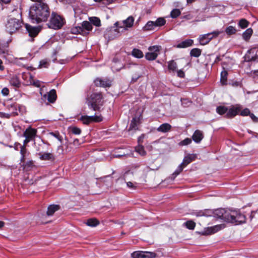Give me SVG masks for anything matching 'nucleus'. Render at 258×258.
<instances>
[{"instance_id": "obj_1", "label": "nucleus", "mask_w": 258, "mask_h": 258, "mask_svg": "<svg viewBox=\"0 0 258 258\" xmlns=\"http://www.w3.org/2000/svg\"><path fill=\"white\" fill-rule=\"evenodd\" d=\"M194 215L197 217H214L221 219L224 221L236 225L244 223L246 221V217L242 214L239 210L218 209L214 211L205 209L204 210L197 211Z\"/></svg>"}, {"instance_id": "obj_2", "label": "nucleus", "mask_w": 258, "mask_h": 258, "mask_svg": "<svg viewBox=\"0 0 258 258\" xmlns=\"http://www.w3.org/2000/svg\"><path fill=\"white\" fill-rule=\"evenodd\" d=\"M50 9L45 3H35L29 9V16L33 23L46 22L50 16Z\"/></svg>"}, {"instance_id": "obj_3", "label": "nucleus", "mask_w": 258, "mask_h": 258, "mask_svg": "<svg viewBox=\"0 0 258 258\" xmlns=\"http://www.w3.org/2000/svg\"><path fill=\"white\" fill-rule=\"evenodd\" d=\"M101 92H94L86 99V103L89 108L94 111L99 110L103 103Z\"/></svg>"}, {"instance_id": "obj_4", "label": "nucleus", "mask_w": 258, "mask_h": 258, "mask_svg": "<svg viewBox=\"0 0 258 258\" xmlns=\"http://www.w3.org/2000/svg\"><path fill=\"white\" fill-rule=\"evenodd\" d=\"M23 23L19 19L9 18L6 24V30L10 34L18 31L22 26Z\"/></svg>"}, {"instance_id": "obj_5", "label": "nucleus", "mask_w": 258, "mask_h": 258, "mask_svg": "<svg viewBox=\"0 0 258 258\" xmlns=\"http://www.w3.org/2000/svg\"><path fill=\"white\" fill-rule=\"evenodd\" d=\"M64 22V19L62 17L52 12L48 25L49 28L57 30L62 27Z\"/></svg>"}, {"instance_id": "obj_6", "label": "nucleus", "mask_w": 258, "mask_h": 258, "mask_svg": "<svg viewBox=\"0 0 258 258\" xmlns=\"http://www.w3.org/2000/svg\"><path fill=\"white\" fill-rule=\"evenodd\" d=\"M223 32L222 31L216 30L211 33L200 36L199 40L201 45H204L208 44L213 38L217 37Z\"/></svg>"}, {"instance_id": "obj_7", "label": "nucleus", "mask_w": 258, "mask_h": 258, "mask_svg": "<svg viewBox=\"0 0 258 258\" xmlns=\"http://www.w3.org/2000/svg\"><path fill=\"white\" fill-rule=\"evenodd\" d=\"M161 49L160 45H154L148 48L149 52L145 54V58L148 60H154L157 57L159 52Z\"/></svg>"}, {"instance_id": "obj_8", "label": "nucleus", "mask_w": 258, "mask_h": 258, "mask_svg": "<svg viewBox=\"0 0 258 258\" xmlns=\"http://www.w3.org/2000/svg\"><path fill=\"white\" fill-rule=\"evenodd\" d=\"M134 18L133 16L128 17L126 19L122 21H117L114 23L115 26H118L121 31H125L128 28H131L134 24Z\"/></svg>"}, {"instance_id": "obj_9", "label": "nucleus", "mask_w": 258, "mask_h": 258, "mask_svg": "<svg viewBox=\"0 0 258 258\" xmlns=\"http://www.w3.org/2000/svg\"><path fill=\"white\" fill-rule=\"evenodd\" d=\"M123 31L120 29L118 26H114L107 31L105 34L106 36L109 40H113L119 37Z\"/></svg>"}, {"instance_id": "obj_10", "label": "nucleus", "mask_w": 258, "mask_h": 258, "mask_svg": "<svg viewBox=\"0 0 258 258\" xmlns=\"http://www.w3.org/2000/svg\"><path fill=\"white\" fill-rule=\"evenodd\" d=\"M80 120L82 121L84 124H88L92 122H100L102 120V117L101 115H84L80 117Z\"/></svg>"}, {"instance_id": "obj_11", "label": "nucleus", "mask_w": 258, "mask_h": 258, "mask_svg": "<svg viewBox=\"0 0 258 258\" xmlns=\"http://www.w3.org/2000/svg\"><path fill=\"white\" fill-rule=\"evenodd\" d=\"M37 130L36 128L29 127L27 128L23 133V136L25 138L29 139L31 141H34L37 136Z\"/></svg>"}, {"instance_id": "obj_12", "label": "nucleus", "mask_w": 258, "mask_h": 258, "mask_svg": "<svg viewBox=\"0 0 258 258\" xmlns=\"http://www.w3.org/2000/svg\"><path fill=\"white\" fill-rule=\"evenodd\" d=\"M133 258H154L155 253L148 251H138L132 254Z\"/></svg>"}, {"instance_id": "obj_13", "label": "nucleus", "mask_w": 258, "mask_h": 258, "mask_svg": "<svg viewBox=\"0 0 258 258\" xmlns=\"http://www.w3.org/2000/svg\"><path fill=\"white\" fill-rule=\"evenodd\" d=\"M240 111V107L239 105L232 106L225 114L227 118H232L239 113Z\"/></svg>"}, {"instance_id": "obj_14", "label": "nucleus", "mask_w": 258, "mask_h": 258, "mask_svg": "<svg viewBox=\"0 0 258 258\" xmlns=\"http://www.w3.org/2000/svg\"><path fill=\"white\" fill-rule=\"evenodd\" d=\"M141 114H140L138 116H135L134 117H133L131 120L129 130H137L138 129V126L141 123Z\"/></svg>"}, {"instance_id": "obj_15", "label": "nucleus", "mask_w": 258, "mask_h": 258, "mask_svg": "<svg viewBox=\"0 0 258 258\" xmlns=\"http://www.w3.org/2000/svg\"><path fill=\"white\" fill-rule=\"evenodd\" d=\"M25 27L31 37L36 36L40 31V29L38 27L32 26L28 24L25 25Z\"/></svg>"}, {"instance_id": "obj_16", "label": "nucleus", "mask_w": 258, "mask_h": 258, "mask_svg": "<svg viewBox=\"0 0 258 258\" xmlns=\"http://www.w3.org/2000/svg\"><path fill=\"white\" fill-rule=\"evenodd\" d=\"M81 26L83 31V36H87L92 31L93 28L91 24L87 21H83Z\"/></svg>"}, {"instance_id": "obj_17", "label": "nucleus", "mask_w": 258, "mask_h": 258, "mask_svg": "<svg viewBox=\"0 0 258 258\" xmlns=\"http://www.w3.org/2000/svg\"><path fill=\"white\" fill-rule=\"evenodd\" d=\"M94 84L97 87H109L111 86V82L109 80L101 78L96 79L94 80Z\"/></svg>"}, {"instance_id": "obj_18", "label": "nucleus", "mask_w": 258, "mask_h": 258, "mask_svg": "<svg viewBox=\"0 0 258 258\" xmlns=\"http://www.w3.org/2000/svg\"><path fill=\"white\" fill-rule=\"evenodd\" d=\"M57 96L56 91L54 89L51 90L47 94H45L43 98L47 99L49 102L53 103L56 100Z\"/></svg>"}, {"instance_id": "obj_19", "label": "nucleus", "mask_w": 258, "mask_h": 258, "mask_svg": "<svg viewBox=\"0 0 258 258\" xmlns=\"http://www.w3.org/2000/svg\"><path fill=\"white\" fill-rule=\"evenodd\" d=\"M10 84L16 87L19 88L21 86V81L19 78L16 75H12L10 80Z\"/></svg>"}, {"instance_id": "obj_20", "label": "nucleus", "mask_w": 258, "mask_h": 258, "mask_svg": "<svg viewBox=\"0 0 258 258\" xmlns=\"http://www.w3.org/2000/svg\"><path fill=\"white\" fill-rule=\"evenodd\" d=\"M203 138V133L200 130H196L192 136L193 141L196 143H200Z\"/></svg>"}, {"instance_id": "obj_21", "label": "nucleus", "mask_w": 258, "mask_h": 258, "mask_svg": "<svg viewBox=\"0 0 258 258\" xmlns=\"http://www.w3.org/2000/svg\"><path fill=\"white\" fill-rule=\"evenodd\" d=\"M60 208L58 205H51L48 207L46 215L48 216H52L54 213Z\"/></svg>"}, {"instance_id": "obj_22", "label": "nucleus", "mask_w": 258, "mask_h": 258, "mask_svg": "<svg viewBox=\"0 0 258 258\" xmlns=\"http://www.w3.org/2000/svg\"><path fill=\"white\" fill-rule=\"evenodd\" d=\"M171 128V125L168 123H164L160 125L157 129L159 132L166 133Z\"/></svg>"}, {"instance_id": "obj_23", "label": "nucleus", "mask_w": 258, "mask_h": 258, "mask_svg": "<svg viewBox=\"0 0 258 258\" xmlns=\"http://www.w3.org/2000/svg\"><path fill=\"white\" fill-rule=\"evenodd\" d=\"M193 40L191 39H186L184 41H182L177 45V48H186L191 46L193 44Z\"/></svg>"}, {"instance_id": "obj_24", "label": "nucleus", "mask_w": 258, "mask_h": 258, "mask_svg": "<svg viewBox=\"0 0 258 258\" xmlns=\"http://www.w3.org/2000/svg\"><path fill=\"white\" fill-rule=\"evenodd\" d=\"M39 158L42 160H49L53 158L52 155L49 153H38Z\"/></svg>"}, {"instance_id": "obj_25", "label": "nucleus", "mask_w": 258, "mask_h": 258, "mask_svg": "<svg viewBox=\"0 0 258 258\" xmlns=\"http://www.w3.org/2000/svg\"><path fill=\"white\" fill-rule=\"evenodd\" d=\"M132 55L134 57L138 58H141L144 56L143 52L141 50L137 48H134L133 49L132 51Z\"/></svg>"}, {"instance_id": "obj_26", "label": "nucleus", "mask_w": 258, "mask_h": 258, "mask_svg": "<svg viewBox=\"0 0 258 258\" xmlns=\"http://www.w3.org/2000/svg\"><path fill=\"white\" fill-rule=\"evenodd\" d=\"M89 22L91 25H93L96 27H99L101 25L100 20L96 17H90L89 18Z\"/></svg>"}, {"instance_id": "obj_27", "label": "nucleus", "mask_w": 258, "mask_h": 258, "mask_svg": "<svg viewBox=\"0 0 258 258\" xmlns=\"http://www.w3.org/2000/svg\"><path fill=\"white\" fill-rule=\"evenodd\" d=\"M252 32L253 31L251 28L246 29L242 34L243 39L246 41L248 40L250 38Z\"/></svg>"}, {"instance_id": "obj_28", "label": "nucleus", "mask_w": 258, "mask_h": 258, "mask_svg": "<svg viewBox=\"0 0 258 258\" xmlns=\"http://www.w3.org/2000/svg\"><path fill=\"white\" fill-rule=\"evenodd\" d=\"M237 30L236 28L232 26H229L225 29V32L228 35H233L236 33Z\"/></svg>"}, {"instance_id": "obj_29", "label": "nucleus", "mask_w": 258, "mask_h": 258, "mask_svg": "<svg viewBox=\"0 0 258 258\" xmlns=\"http://www.w3.org/2000/svg\"><path fill=\"white\" fill-rule=\"evenodd\" d=\"M155 28L164 26L166 24V20L162 17L158 18L155 21H153Z\"/></svg>"}, {"instance_id": "obj_30", "label": "nucleus", "mask_w": 258, "mask_h": 258, "mask_svg": "<svg viewBox=\"0 0 258 258\" xmlns=\"http://www.w3.org/2000/svg\"><path fill=\"white\" fill-rule=\"evenodd\" d=\"M7 107L9 111H11V113L14 115L18 114L17 112V104L16 103L8 105Z\"/></svg>"}, {"instance_id": "obj_31", "label": "nucleus", "mask_w": 258, "mask_h": 258, "mask_svg": "<svg viewBox=\"0 0 258 258\" xmlns=\"http://www.w3.org/2000/svg\"><path fill=\"white\" fill-rule=\"evenodd\" d=\"M18 146H19L20 150V153L21 154V161L24 162L25 161V157L27 155V151L25 146H22L21 144H18Z\"/></svg>"}, {"instance_id": "obj_32", "label": "nucleus", "mask_w": 258, "mask_h": 258, "mask_svg": "<svg viewBox=\"0 0 258 258\" xmlns=\"http://www.w3.org/2000/svg\"><path fill=\"white\" fill-rule=\"evenodd\" d=\"M155 28H156L155 27L154 24L152 21H148L145 26L143 28L144 31L153 30L155 29Z\"/></svg>"}, {"instance_id": "obj_33", "label": "nucleus", "mask_w": 258, "mask_h": 258, "mask_svg": "<svg viewBox=\"0 0 258 258\" xmlns=\"http://www.w3.org/2000/svg\"><path fill=\"white\" fill-rule=\"evenodd\" d=\"M177 68V63L173 60L168 62V69L170 71L175 72L176 71Z\"/></svg>"}, {"instance_id": "obj_34", "label": "nucleus", "mask_w": 258, "mask_h": 258, "mask_svg": "<svg viewBox=\"0 0 258 258\" xmlns=\"http://www.w3.org/2000/svg\"><path fill=\"white\" fill-rule=\"evenodd\" d=\"M86 224L89 226L95 227L99 224V222L95 218H91L87 220Z\"/></svg>"}, {"instance_id": "obj_35", "label": "nucleus", "mask_w": 258, "mask_h": 258, "mask_svg": "<svg viewBox=\"0 0 258 258\" xmlns=\"http://www.w3.org/2000/svg\"><path fill=\"white\" fill-rule=\"evenodd\" d=\"M227 75H228V73L226 71L224 70L221 72L220 81H221V83L223 85H225L227 83Z\"/></svg>"}, {"instance_id": "obj_36", "label": "nucleus", "mask_w": 258, "mask_h": 258, "mask_svg": "<svg viewBox=\"0 0 258 258\" xmlns=\"http://www.w3.org/2000/svg\"><path fill=\"white\" fill-rule=\"evenodd\" d=\"M194 160V157L191 155H188L185 157L183 160L181 164L186 167L188 164H189Z\"/></svg>"}, {"instance_id": "obj_37", "label": "nucleus", "mask_w": 258, "mask_h": 258, "mask_svg": "<svg viewBox=\"0 0 258 258\" xmlns=\"http://www.w3.org/2000/svg\"><path fill=\"white\" fill-rule=\"evenodd\" d=\"M201 50L199 48H195L191 50L190 55L191 56L198 57L201 54Z\"/></svg>"}, {"instance_id": "obj_38", "label": "nucleus", "mask_w": 258, "mask_h": 258, "mask_svg": "<svg viewBox=\"0 0 258 258\" xmlns=\"http://www.w3.org/2000/svg\"><path fill=\"white\" fill-rule=\"evenodd\" d=\"M216 111L220 115L226 114L228 111V108L224 106H218L216 108Z\"/></svg>"}, {"instance_id": "obj_39", "label": "nucleus", "mask_w": 258, "mask_h": 258, "mask_svg": "<svg viewBox=\"0 0 258 258\" xmlns=\"http://www.w3.org/2000/svg\"><path fill=\"white\" fill-rule=\"evenodd\" d=\"M136 151L141 156H144L146 154V152L144 149V147L142 145H139L135 148Z\"/></svg>"}, {"instance_id": "obj_40", "label": "nucleus", "mask_w": 258, "mask_h": 258, "mask_svg": "<svg viewBox=\"0 0 258 258\" xmlns=\"http://www.w3.org/2000/svg\"><path fill=\"white\" fill-rule=\"evenodd\" d=\"M184 225L187 229L190 230H194L196 226V223L192 220H188L184 223Z\"/></svg>"}, {"instance_id": "obj_41", "label": "nucleus", "mask_w": 258, "mask_h": 258, "mask_svg": "<svg viewBox=\"0 0 258 258\" xmlns=\"http://www.w3.org/2000/svg\"><path fill=\"white\" fill-rule=\"evenodd\" d=\"M184 166L181 163L177 167L175 171L173 173L172 176L173 178H175L183 170Z\"/></svg>"}, {"instance_id": "obj_42", "label": "nucleus", "mask_w": 258, "mask_h": 258, "mask_svg": "<svg viewBox=\"0 0 258 258\" xmlns=\"http://www.w3.org/2000/svg\"><path fill=\"white\" fill-rule=\"evenodd\" d=\"M71 33L75 34H80L83 35V31L81 26H76L71 29Z\"/></svg>"}, {"instance_id": "obj_43", "label": "nucleus", "mask_w": 258, "mask_h": 258, "mask_svg": "<svg viewBox=\"0 0 258 258\" xmlns=\"http://www.w3.org/2000/svg\"><path fill=\"white\" fill-rule=\"evenodd\" d=\"M123 68V66L122 64L117 62H114L111 67V68L113 71H119Z\"/></svg>"}, {"instance_id": "obj_44", "label": "nucleus", "mask_w": 258, "mask_h": 258, "mask_svg": "<svg viewBox=\"0 0 258 258\" xmlns=\"http://www.w3.org/2000/svg\"><path fill=\"white\" fill-rule=\"evenodd\" d=\"M181 14L179 9H174L170 13V17L172 18H176Z\"/></svg>"}, {"instance_id": "obj_45", "label": "nucleus", "mask_w": 258, "mask_h": 258, "mask_svg": "<svg viewBox=\"0 0 258 258\" xmlns=\"http://www.w3.org/2000/svg\"><path fill=\"white\" fill-rule=\"evenodd\" d=\"M249 22L245 19H241L239 21L238 25L242 29H244L247 27Z\"/></svg>"}, {"instance_id": "obj_46", "label": "nucleus", "mask_w": 258, "mask_h": 258, "mask_svg": "<svg viewBox=\"0 0 258 258\" xmlns=\"http://www.w3.org/2000/svg\"><path fill=\"white\" fill-rule=\"evenodd\" d=\"M49 65V61L47 59H43L40 61V68H48Z\"/></svg>"}, {"instance_id": "obj_47", "label": "nucleus", "mask_w": 258, "mask_h": 258, "mask_svg": "<svg viewBox=\"0 0 258 258\" xmlns=\"http://www.w3.org/2000/svg\"><path fill=\"white\" fill-rule=\"evenodd\" d=\"M191 139L188 138L185 139L184 140L181 141L179 145L180 146H186L190 144L191 143Z\"/></svg>"}, {"instance_id": "obj_48", "label": "nucleus", "mask_w": 258, "mask_h": 258, "mask_svg": "<svg viewBox=\"0 0 258 258\" xmlns=\"http://www.w3.org/2000/svg\"><path fill=\"white\" fill-rule=\"evenodd\" d=\"M49 135L56 138L58 141L61 142L62 137L60 136L58 132H51Z\"/></svg>"}, {"instance_id": "obj_49", "label": "nucleus", "mask_w": 258, "mask_h": 258, "mask_svg": "<svg viewBox=\"0 0 258 258\" xmlns=\"http://www.w3.org/2000/svg\"><path fill=\"white\" fill-rule=\"evenodd\" d=\"M72 133L75 135H80L81 133V130L78 127H73L72 128Z\"/></svg>"}, {"instance_id": "obj_50", "label": "nucleus", "mask_w": 258, "mask_h": 258, "mask_svg": "<svg viewBox=\"0 0 258 258\" xmlns=\"http://www.w3.org/2000/svg\"><path fill=\"white\" fill-rule=\"evenodd\" d=\"M250 113V111L249 109L245 108L242 110L240 112V115L242 116H247L249 115Z\"/></svg>"}, {"instance_id": "obj_51", "label": "nucleus", "mask_w": 258, "mask_h": 258, "mask_svg": "<svg viewBox=\"0 0 258 258\" xmlns=\"http://www.w3.org/2000/svg\"><path fill=\"white\" fill-rule=\"evenodd\" d=\"M181 104L184 106H188L189 104H190L191 103L190 102H189L187 99H181Z\"/></svg>"}, {"instance_id": "obj_52", "label": "nucleus", "mask_w": 258, "mask_h": 258, "mask_svg": "<svg viewBox=\"0 0 258 258\" xmlns=\"http://www.w3.org/2000/svg\"><path fill=\"white\" fill-rule=\"evenodd\" d=\"M178 77L183 78L185 76L184 73L182 70H176Z\"/></svg>"}, {"instance_id": "obj_53", "label": "nucleus", "mask_w": 258, "mask_h": 258, "mask_svg": "<svg viewBox=\"0 0 258 258\" xmlns=\"http://www.w3.org/2000/svg\"><path fill=\"white\" fill-rule=\"evenodd\" d=\"M145 134H142L139 137L138 139V142L139 143V145H141L143 142V140L145 138Z\"/></svg>"}, {"instance_id": "obj_54", "label": "nucleus", "mask_w": 258, "mask_h": 258, "mask_svg": "<svg viewBox=\"0 0 258 258\" xmlns=\"http://www.w3.org/2000/svg\"><path fill=\"white\" fill-rule=\"evenodd\" d=\"M258 210L256 211H252L250 216V218L252 219L253 218H258Z\"/></svg>"}, {"instance_id": "obj_55", "label": "nucleus", "mask_w": 258, "mask_h": 258, "mask_svg": "<svg viewBox=\"0 0 258 258\" xmlns=\"http://www.w3.org/2000/svg\"><path fill=\"white\" fill-rule=\"evenodd\" d=\"M2 93L4 96H7L9 94V90L7 88H4L2 90Z\"/></svg>"}, {"instance_id": "obj_56", "label": "nucleus", "mask_w": 258, "mask_h": 258, "mask_svg": "<svg viewBox=\"0 0 258 258\" xmlns=\"http://www.w3.org/2000/svg\"><path fill=\"white\" fill-rule=\"evenodd\" d=\"M127 186L128 188H132V189H136V186L134 185V183L132 182L128 181L126 183Z\"/></svg>"}, {"instance_id": "obj_57", "label": "nucleus", "mask_w": 258, "mask_h": 258, "mask_svg": "<svg viewBox=\"0 0 258 258\" xmlns=\"http://www.w3.org/2000/svg\"><path fill=\"white\" fill-rule=\"evenodd\" d=\"M141 77V75H136L135 76H134L132 78L131 82L132 83H135L136 82L139 78H140Z\"/></svg>"}, {"instance_id": "obj_58", "label": "nucleus", "mask_w": 258, "mask_h": 258, "mask_svg": "<svg viewBox=\"0 0 258 258\" xmlns=\"http://www.w3.org/2000/svg\"><path fill=\"white\" fill-rule=\"evenodd\" d=\"M249 116L253 121L258 122V118L256 117L254 114L250 113Z\"/></svg>"}, {"instance_id": "obj_59", "label": "nucleus", "mask_w": 258, "mask_h": 258, "mask_svg": "<svg viewBox=\"0 0 258 258\" xmlns=\"http://www.w3.org/2000/svg\"><path fill=\"white\" fill-rule=\"evenodd\" d=\"M252 60L255 61L258 60V49L255 51V55L252 57Z\"/></svg>"}, {"instance_id": "obj_60", "label": "nucleus", "mask_w": 258, "mask_h": 258, "mask_svg": "<svg viewBox=\"0 0 258 258\" xmlns=\"http://www.w3.org/2000/svg\"><path fill=\"white\" fill-rule=\"evenodd\" d=\"M30 141H31L30 140H29V139L25 138V139L24 140V141L23 142V145H22V146L26 147V145H27V144L29 142H30Z\"/></svg>"}, {"instance_id": "obj_61", "label": "nucleus", "mask_w": 258, "mask_h": 258, "mask_svg": "<svg viewBox=\"0 0 258 258\" xmlns=\"http://www.w3.org/2000/svg\"><path fill=\"white\" fill-rule=\"evenodd\" d=\"M96 2H100L101 1H106L107 3H110L114 0H94Z\"/></svg>"}, {"instance_id": "obj_62", "label": "nucleus", "mask_w": 258, "mask_h": 258, "mask_svg": "<svg viewBox=\"0 0 258 258\" xmlns=\"http://www.w3.org/2000/svg\"><path fill=\"white\" fill-rule=\"evenodd\" d=\"M4 70V66L3 65V62L0 59V70L3 71Z\"/></svg>"}, {"instance_id": "obj_63", "label": "nucleus", "mask_w": 258, "mask_h": 258, "mask_svg": "<svg viewBox=\"0 0 258 258\" xmlns=\"http://www.w3.org/2000/svg\"><path fill=\"white\" fill-rule=\"evenodd\" d=\"M31 1L32 2H37V3H40L43 2L44 0H31Z\"/></svg>"}, {"instance_id": "obj_64", "label": "nucleus", "mask_w": 258, "mask_h": 258, "mask_svg": "<svg viewBox=\"0 0 258 258\" xmlns=\"http://www.w3.org/2000/svg\"><path fill=\"white\" fill-rule=\"evenodd\" d=\"M0 1L5 4H8L9 2H10V1H11V0H0Z\"/></svg>"}]
</instances>
